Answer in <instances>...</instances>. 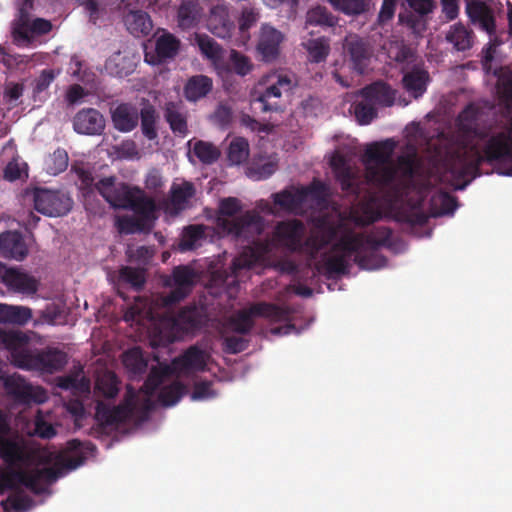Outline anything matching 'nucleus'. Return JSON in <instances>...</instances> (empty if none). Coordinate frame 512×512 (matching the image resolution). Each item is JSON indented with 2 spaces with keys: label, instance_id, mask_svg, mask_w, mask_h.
<instances>
[{
  "label": "nucleus",
  "instance_id": "1",
  "mask_svg": "<svg viewBox=\"0 0 512 512\" xmlns=\"http://www.w3.org/2000/svg\"><path fill=\"white\" fill-rule=\"evenodd\" d=\"M476 141L462 142L447 152L444 165L456 190L465 189L481 175L483 163L494 165L500 175L512 176V117L507 131L489 134L474 131Z\"/></svg>",
  "mask_w": 512,
  "mask_h": 512
},
{
  "label": "nucleus",
  "instance_id": "2",
  "mask_svg": "<svg viewBox=\"0 0 512 512\" xmlns=\"http://www.w3.org/2000/svg\"><path fill=\"white\" fill-rule=\"evenodd\" d=\"M382 232L381 238L358 234L343 236L331 246L329 252L322 255L315 264V269L328 279L348 274L352 256L360 269L376 270L384 267L387 260L378 251L389 245L390 231L386 229Z\"/></svg>",
  "mask_w": 512,
  "mask_h": 512
},
{
  "label": "nucleus",
  "instance_id": "3",
  "mask_svg": "<svg viewBox=\"0 0 512 512\" xmlns=\"http://www.w3.org/2000/svg\"><path fill=\"white\" fill-rule=\"evenodd\" d=\"M94 450L96 446L93 443L72 439L66 443L64 454L58 461L60 467L34 468L28 472L11 469L2 473L0 478L9 490H15L18 485H23L35 494H42L45 491V484L55 482L62 475L63 469L73 470L84 464L86 454Z\"/></svg>",
  "mask_w": 512,
  "mask_h": 512
},
{
  "label": "nucleus",
  "instance_id": "4",
  "mask_svg": "<svg viewBox=\"0 0 512 512\" xmlns=\"http://www.w3.org/2000/svg\"><path fill=\"white\" fill-rule=\"evenodd\" d=\"M306 234V227L301 220L280 221L274 227L272 235L252 241L237 257L232 260L230 269L237 276L243 269L266 262L277 248H284L296 253L301 247V240Z\"/></svg>",
  "mask_w": 512,
  "mask_h": 512
},
{
  "label": "nucleus",
  "instance_id": "5",
  "mask_svg": "<svg viewBox=\"0 0 512 512\" xmlns=\"http://www.w3.org/2000/svg\"><path fill=\"white\" fill-rule=\"evenodd\" d=\"M395 147L393 139L374 142L367 146L362 157L367 184L386 193L391 202L401 200L407 188L404 180L396 177V167L392 161Z\"/></svg>",
  "mask_w": 512,
  "mask_h": 512
},
{
  "label": "nucleus",
  "instance_id": "6",
  "mask_svg": "<svg viewBox=\"0 0 512 512\" xmlns=\"http://www.w3.org/2000/svg\"><path fill=\"white\" fill-rule=\"evenodd\" d=\"M241 210V202L235 197L223 198L220 201L216 218V227L220 235L249 240L262 233L263 218L255 211H246L236 216Z\"/></svg>",
  "mask_w": 512,
  "mask_h": 512
},
{
  "label": "nucleus",
  "instance_id": "7",
  "mask_svg": "<svg viewBox=\"0 0 512 512\" xmlns=\"http://www.w3.org/2000/svg\"><path fill=\"white\" fill-rule=\"evenodd\" d=\"M465 13L472 26L484 31L494 46L503 42L496 36V15L502 4L499 0H464Z\"/></svg>",
  "mask_w": 512,
  "mask_h": 512
},
{
  "label": "nucleus",
  "instance_id": "8",
  "mask_svg": "<svg viewBox=\"0 0 512 512\" xmlns=\"http://www.w3.org/2000/svg\"><path fill=\"white\" fill-rule=\"evenodd\" d=\"M32 199L35 210L49 217L66 215L73 205V200L68 195L45 188H35Z\"/></svg>",
  "mask_w": 512,
  "mask_h": 512
},
{
  "label": "nucleus",
  "instance_id": "9",
  "mask_svg": "<svg viewBox=\"0 0 512 512\" xmlns=\"http://www.w3.org/2000/svg\"><path fill=\"white\" fill-rule=\"evenodd\" d=\"M196 278L197 274L190 266L174 267L171 277L165 282L167 286L171 287V291L163 298L164 306L170 307L183 301L192 292Z\"/></svg>",
  "mask_w": 512,
  "mask_h": 512
},
{
  "label": "nucleus",
  "instance_id": "10",
  "mask_svg": "<svg viewBox=\"0 0 512 512\" xmlns=\"http://www.w3.org/2000/svg\"><path fill=\"white\" fill-rule=\"evenodd\" d=\"M343 51L353 71L360 75L368 71L374 52L368 39L350 34L345 37Z\"/></svg>",
  "mask_w": 512,
  "mask_h": 512
},
{
  "label": "nucleus",
  "instance_id": "11",
  "mask_svg": "<svg viewBox=\"0 0 512 512\" xmlns=\"http://www.w3.org/2000/svg\"><path fill=\"white\" fill-rule=\"evenodd\" d=\"M291 76L280 74L277 80L267 86L263 91L253 93V101L259 104V109L263 113L281 111V97L283 93L290 92L294 87Z\"/></svg>",
  "mask_w": 512,
  "mask_h": 512
},
{
  "label": "nucleus",
  "instance_id": "12",
  "mask_svg": "<svg viewBox=\"0 0 512 512\" xmlns=\"http://www.w3.org/2000/svg\"><path fill=\"white\" fill-rule=\"evenodd\" d=\"M29 342L30 337L23 331L0 328V346L9 352L11 364L19 369H22L30 357L32 350L27 347Z\"/></svg>",
  "mask_w": 512,
  "mask_h": 512
},
{
  "label": "nucleus",
  "instance_id": "13",
  "mask_svg": "<svg viewBox=\"0 0 512 512\" xmlns=\"http://www.w3.org/2000/svg\"><path fill=\"white\" fill-rule=\"evenodd\" d=\"M67 364V354L57 348L32 350L30 357L22 370L54 373L60 371Z\"/></svg>",
  "mask_w": 512,
  "mask_h": 512
},
{
  "label": "nucleus",
  "instance_id": "14",
  "mask_svg": "<svg viewBox=\"0 0 512 512\" xmlns=\"http://www.w3.org/2000/svg\"><path fill=\"white\" fill-rule=\"evenodd\" d=\"M131 392L125 400L118 406L110 407L108 404L98 402L96 405L95 418L102 427H116L121 423L126 422L133 414L135 409L134 396L132 388L129 387Z\"/></svg>",
  "mask_w": 512,
  "mask_h": 512
},
{
  "label": "nucleus",
  "instance_id": "15",
  "mask_svg": "<svg viewBox=\"0 0 512 512\" xmlns=\"http://www.w3.org/2000/svg\"><path fill=\"white\" fill-rule=\"evenodd\" d=\"M115 180V177L100 179L95 184V188L113 208L127 209L134 196L136 186L116 183Z\"/></svg>",
  "mask_w": 512,
  "mask_h": 512
},
{
  "label": "nucleus",
  "instance_id": "16",
  "mask_svg": "<svg viewBox=\"0 0 512 512\" xmlns=\"http://www.w3.org/2000/svg\"><path fill=\"white\" fill-rule=\"evenodd\" d=\"M51 30L52 24L49 20L36 18L30 21L28 16L21 15L13 24L12 36L16 45L28 46L34 41L35 36L48 34Z\"/></svg>",
  "mask_w": 512,
  "mask_h": 512
},
{
  "label": "nucleus",
  "instance_id": "17",
  "mask_svg": "<svg viewBox=\"0 0 512 512\" xmlns=\"http://www.w3.org/2000/svg\"><path fill=\"white\" fill-rule=\"evenodd\" d=\"M252 312L259 317H264L271 322H285L284 326L271 329L274 335H288L296 330L291 321V309L287 306H279L272 303L260 302L252 305Z\"/></svg>",
  "mask_w": 512,
  "mask_h": 512
},
{
  "label": "nucleus",
  "instance_id": "18",
  "mask_svg": "<svg viewBox=\"0 0 512 512\" xmlns=\"http://www.w3.org/2000/svg\"><path fill=\"white\" fill-rule=\"evenodd\" d=\"M284 35L271 25L263 24L261 26L258 41L256 45L257 53L265 62H273L280 55L281 44Z\"/></svg>",
  "mask_w": 512,
  "mask_h": 512
},
{
  "label": "nucleus",
  "instance_id": "19",
  "mask_svg": "<svg viewBox=\"0 0 512 512\" xmlns=\"http://www.w3.org/2000/svg\"><path fill=\"white\" fill-rule=\"evenodd\" d=\"M29 254L24 235L19 231L0 233V255L6 259L23 261Z\"/></svg>",
  "mask_w": 512,
  "mask_h": 512
},
{
  "label": "nucleus",
  "instance_id": "20",
  "mask_svg": "<svg viewBox=\"0 0 512 512\" xmlns=\"http://www.w3.org/2000/svg\"><path fill=\"white\" fill-rule=\"evenodd\" d=\"M176 376L206 369V353L196 345L190 346L171 361Z\"/></svg>",
  "mask_w": 512,
  "mask_h": 512
},
{
  "label": "nucleus",
  "instance_id": "21",
  "mask_svg": "<svg viewBox=\"0 0 512 512\" xmlns=\"http://www.w3.org/2000/svg\"><path fill=\"white\" fill-rule=\"evenodd\" d=\"M73 129L78 134L100 135L105 129V119L97 109L83 108L73 118Z\"/></svg>",
  "mask_w": 512,
  "mask_h": 512
},
{
  "label": "nucleus",
  "instance_id": "22",
  "mask_svg": "<svg viewBox=\"0 0 512 512\" xmlns=\"http://www.w3.org/2000/svg\"><path fill=\"white\" fill-rule=\"evenodd\" d=\"M0 277L7 287L17 292L33 294L38 290V281L33 276L8 268L3 263H0Z\"/></svg>",
  "mask_w": 512,
  "mask_h": 512
},
{
  "label": "nucleus",
  "instance_id": "23",
  "mask_svg": "<svg viewBox=\"0 0 512 512\" xmlns=\"http://www.w3.org/2000/svg\"><path fill=\"white\" fill-rule=\"evenodd\" d=\"M128 210H132L140 220L151 229L157 219V205L153 198L146 196L139 187H135L134 196L129 204Z\"/></svg>",
  "mask_w": 512,
  "mask_h": 512
},
{
  "label": "nucleus",
  "instance_id": "24",
  "mask_svg": "<svg viewBox=\"0 0 512 512\" xmlns=\"http://www.w3.org/2000/svg\"><path fill=\"white\" fill-rule=\"evenodd\" d=\"M180 49V40L173 34L166 32L156 39L155 54L149 59L146 53L145 60L151 64H160L167 60L174 59Z\"/></svg>",
  "mask_w": 512,
  "mask_h": 512
},
{
  "label": "nucleus",
  "instance_id": "25",
  "mask_svg": "<svg viewBox=\"0 0 512 512\" xmlns=\"http://www.w3.org/2000/svg\"><path fill=\"white\" fill-rule=\"evenodd\" d=\"M197 310L194 306H186L177 314L165 313L160 319V325L171 331H184L196 326Z\"/></svg>",
  "mask_w": 512,
  "mask_h": 512
},
{
  "label": "nucleus",
  "instance_id": "26",
  "mask_svg": "<svg viewBox=\"0 0 512 512\" xmlns=\"http://www.w3.org/2000/svg\"><path fill=\"white\" fill-rule=\"evenodd\" d=\"M331 166L337 181L340 183L341 189L359 196L361 194V187L357 182L354 172L347 164L346 159L341 155H336L331 160Z\"/></svg>",
  "mask_w": 512,
  "mask_h": 512
},
{
  "label": "nucleus",
  "instance_id": "27",
  "mask_svg": "<svg viewBox=\"0 0 512 512\" xmlns=\"http://www.w3.org/2000/svg\"><path fill=\"white\" fill-rule=\"evenodd\" d=\"M4 389L8 395L22 404L42 401L36 397L33 386L17 375L7 376L4 379Z\"/></svg>",
  "mask_w": 512,
  "mask_h": 512
},
{
  "label": "nucleus",
  "instance_id": "28",
  "mask_svg": "<svg viewBox=\"0 0 512 512\" xmlns=\"http://www.w3.org/2000/svg\"><path fill=\"white\" fill-rule=\"evenodd\" d=\"M139 113L138 109L131 104H119L111 114L115 129L123 133L134 130L139 123Z\"/></svg>",
  "mask_w": 512,
  "mask_h": 512
},
{
  "label": "nucleus",
  "instance_id": "29",
  "mask_svg": "<svg viewBox=\"0 0 512 512\" xmlns=\"http://www.w3.org/2000/svg\"><path fill=\"white\" fill-rule=\"evenodd\" d=\"M202 14L198 0H183L177 9L178 26L183 30L191 29L199 24Z\"/></svg>",
  "mask_w": 512,
  "mask_h": 512
},
{
  "label": "nucleus",
  "instance_id": "30",
  "mask_svg": "<svg viewBox=\"0 0 512 512\" xmlns=\"http://www.w3.org/2000/svg\"><path fill=\"white\" fill-rule=\"evenodd\" d=\"M209 27L217 37L226 38L230 36L233 23L229 18V10L225 4H218L211 8Z\"/></svg>",
  "mask_w": 512,
  "mask_h": 512
},
{
  "label": "nucleus",
  "instance_id": "31",
  "mask_svg": "<svg viewBox=\"0 0 512 512\" xmlns=\"http://www.w3.org/2000/svg\"><path fill=\"white\" fill-rule=\"evenodd\" d=\"M164 118L173 134L186 137L189 133L187 114L175 102H167L164 108Z\"/></svg>",
  "mask_w": 512,
  "mask_h": 512
},
{
  "label": "nucleus",
  "instance_id": "32",
  "mask_svg": "<svg viewBox=\"0 0 512 512\" xmlns=\"http://www.w3.org/2000/svg\"><path fill=\"white\" fill-rule=\"evenodd\" d=\"M211 228L203 224L188 225L183 229L179 242L182 252L191 251L202 245V241L209 236Z\"/></svg>",
  "mask_w": 512,
  "mask_h": 512
},
{
  "label": "nucleus",
  "instance_id": "33",
  "mask_svg": "<svg viewBox=\"0 0 512 512\" xmlns=\"http://www.w3.org/2000/svg\"><path fill=\"white\" fill-rule=\"evenodd\" d=\"M361 96L375 104L389 107L395 101V91L384 82H375L361 90Z\"/></svg>",
  "mask_w": 512,
  "mask_h": 512
},
{
  "label": "nucleus",
  "instance_id": "34",
  "mask_svg": "<svg viewBox=\"0 0 512 512\" xmlns=\"http://www.w3.org/2000/svg\"><path fill=\"white\" fill-rule=\"evenodd\" d=\"M213 88V81L206 75L190 77L184 86V96L190 102L206 97Z\"/></svg>",
  "mask_w": 512,
  "mask_h": 512
},
{
  "label": "nucleus",
  "instance_id": "35",
  "mask_svg": "<svg viewBox=\"0 0 512 512\" xmlns=\"http://www.w3.org/2000/svg\"><path fill=\"white\" fill-rule=\"evenodd\" d=\"M124 21L128 31L136 37L149 35L153 28L150 15L142 10L130 11Z\"/></svg>",
  "mask_w": 512,
  "mask_h": 512
},
{
  "label": "nucleus",
  "instance_id": "36",
  "mask_svg": "<svg viewBox=\"0 0 512 512\" xmlns=\"http://www.w3.org/2000/svg\"><path fill=\"white\" fill-rule=\"evenodd\" d=\"M428 81L429 74L427 71L414 68L403 76L402 84L405 90L414 98H419L425 93Z\"/></svg>",
  "mask_w": 512,
  "mask_h": 512
},
{
  "label": "nucleus",
  "instance_id": "37",
  "mask_svg": "<svg viewBox=\"0 0 512 512\" xmlns=\"http://www.w3.org/2000/svg\"><path fill=\"white\" fill-rule=\"evenodd\" d=\"M170 376H176L171 363L160 364L158 367H153L144 382L143 390L146 394L153 395L163 383L164 379Z\"/></svg>",
  "mask_w": 512,
  "mask_h": 512
},
{
  "label": "nucleus",
  "instance_id": "38",
  "mask_svg": "<svg viewBox=\"0 0 512 512\" xmlns=\"http://www.w3.org/2000/svg\"><path fill=\"white\" fill-rule=\"evenodd\" d=\"M170 376H176L171 363L160 364L158 367H153L144 382L143 390L146 394L153 395L163 383L164 379Z\"/></svg>",
  "mask_w": 512,
  "mask_h": 512
},
{
  "label": "nucleus",
  "instance_id": "39",
  "mask_svg": "<svg viewBox=\"0 0 512 512\" xmlns=\"http://www.w3.org/2000/svg\"><path fill=\"white\" fill-rule=\"evenodd\" d=\"M122 362L127 371L134 377L143 375L148 367V361L140 347H133L124 352Z\"/></svg>",
  "mask_w": 512,
  "mask_h": 512
},
{
  "label": "nucleus",
  "instance_id": "40",
  "mask_svg": "<svg viewBox=\"0 0 512 512\" xmlns=\"http://www.w3.org/2000/svg\"><path fill=\"white\" fill-rule=\"evenodd\" d=\"M195 188L190 182L174 184L170 190V205L175 212L184 210L188 201L194 196Z\"/></svg>",
  "mask_w": 512,
  "mask_h": 512
},
{
  "label": "nucleus",
  "instance_id": "41",
  "mask_svg": "<svg viewBox=\"0 0 512 512\" xmlns=\"http://www.w3.org/2000/svg\"><path fill=\"white\" fill-rule=\"evenodd\" d=\"M252 306L249 309L237 311L227 320V327L238 334H248L254 327Z\"/></svg>",
  "mask_w": 512,
  "mask_h": 512
},
{
  "label": "nucleus",
  "instance_id": "42",
  "mask_svg": "<svg viewBox=\"0 0 512 512\" xmlns=\"http://www.w3.org/2000/svg\"><path fill=\"white\" fill-rule=\"evenodd\" d=\"M158 114L152 105L144 106L139 113L141 122V131L145 138L148 140H155L158 138L157 121Z\"/></svg>",
  "mask_w": 512,
  "mask_h": 512
},
{
  "label": "nucleus",
  "instance_id": "43",
  "mask_svg": "<svg viewBox=\"0 0 512 512\" xmlns=\"http://www.w3.org/2000/svg\"><path fill=\"white\" fill-rule=\"evenodd\" d=\"M447 40L459 51L468 50L472 47V31L462 23L455 24L448 32Z\"/></svg>",
  "mask_w": 512,
  "mask_h": 512
},
{
  "label": "nucleus",
  "instance_id": "44",
  "mask_svg": "<svg viewBox=\"0 0 512 512\" xmlns=\"http://www.w3.org/2000/svg\"><path fill=\"white\" fill-rule=\"evenodd\" d=\"M0 457L8 465H14L23 460V448L15 440L0 437Z\"/></svg>",
  "mask_w": 512,
  "mask_h": 512
},
{
  "label": "nucleus",
  "instance_id": "45",
  "mask_svg": "<svg viewBox=\"0 0 512 512\" xmlns=\"http://www.w3.org/2000/svg\"><path fill=\"white\" fill-rule=\"evenodd\" d=\"M304 47L308 52L309 60L313 63L324 62L330 52L329 40L324 37L309 39L304 43Z\"/></svg>",
  "mask_w": 512,
  "mask_h": 512
},
{
  "label": "nucleus",
  "instance_id": "46",
  "mask_svg": "<svg viewBox=\"0 0 512 512\" xmlns=\"http://www.w3.org/2000/svg\"><path fill=\"white\" fill-rule=\"evenodd\" d=\"M96 391L107 399L115 398L119 393V380L115 373L108 371L97 378Z\"/></svg>",
  "mask_w": 512,
  "mask_h": 512
},
{
  "label": "nucleus",
  "instance_id": "47",
  "mask_svg": "<svg viewBox=\"0 0 512 512\" xmlns=\"http://www.w3.org/2000/svg\"><path fill=\"white\" fill-rule=\"evenodd\" d=\"M187 387L180 381L163 386L159 392L158 400L163 406L175 405L186 393Z\"/></svg>",
  "mask_w": 512,
  "mask_h": 512
},
{
  "label": "nucleus",
  "instance_id": "48",
  "mask_svg": "<svg viewBox=\"0 0 512 512\" xmlns=\"http://www.w3.org/2000/svg\"><path fill=\"white\" fill-rule=\"evenodd\" d=\"M249 157V143L243 137L234 138L228 147L227 159L231 165H240Z\"/></svg>",
  "mask_w": 512,
  "mask_h": 512
},
{
  "label": "nucleus",
  "instance_id": "49",
  "mask_svg": "<svg viewBox=\"0 0 512 512\" xmlns=\"http://www.w3.org/2000/svg\"><path fill=\"white\" fill-rule=\"evenodd\" d=\"M193 153L201 163L206 165L215 163L221 155L220 150L213 143L203 140L195 141Z\"/></svg>",
  "mask_w": 512,
  "mask_h": 512
},
{
  "label": "nucleus",
  "instance_id": "50",
  "mask_svg": "<svg viewBox=\"0 0 512 512\" xmlns=\"http://www.w3.org/2000/svg\"><path fill=\"white\" fill-rule=\"evenodd\" d=\"M272 196L275 205L288 211L297 209L305 200V193L301 191L293 193L288 190H283L279 193L273 194Z\"/></svg>",
  "mask_w": 512,
  "mask_h": 512
},
{
  "label": "nucleus",
  "instance_id": "51",
  "mask_svg": "<svg viewBox=\"0 0 512 512\" xmlns=\"http://www.w3.org/2000/svg\"><path fill=\"white\" fill-rule=\"evenodd\" d=\"M387 54L391 60L398 63H410L414 58L412 48L403 40L391 41L387 47Z\"/></svg>",
  "mask_w": 512,
  "mask_h": 512
},
{
  "label": "nucleus",
  "instance_id": "52",
  "mask_svg": "<svg viewBox=\"0 0 512 512\" xmlns=\"http://www.w3.org/2000/svg\"><path fill=\"white\" fill-rule=\"evenodd\" d=\"M68 153L63 148L56 149L45 161L46 170L51 175H58L68 167Z\"/></svg>",
  "mask_w": 512,
  "mask_h": 512
},
{
  "label": "nucleus",
  "instance_id": "53",
  "mask_svg": "<svg viewBox=\"0 0 512 512\" xmlns=\"http://www.w3.org/2000/svg\"><path fill=\"white\" fill-rule=\"evenodd\" d=\"M354 114L359 124L368 125L377 117V110L372 101L363 98L353 104Z\"/></svg>",
  "mask_w": 512,
  "mask_h": 512
},
{
  "label": "nucleus",
  "instance_id": "54",
  "mask_svg": "<svg viewBox=\"0 0 512 512\" xmlns=\"http://www.w3.org/2000/svg\"><path fill=\"white\" fill-rule=\"evenodd\" d=\"M327 245L325 239L317 235H311L301 240V247L296 253L305 254L309 259L314 260L317 258L319 252Z\"/></svg>",
  "mask_w": 512,
  "mask_h": 512
},
{
  "label": "nucleus",
  "instance_id": "55",
  "mask_svg": "<svg viewBox=\"0 0 512 512\" xmlns=\"http://www.w3.org/2000/svg\"><path fill=\"white\" fill-rule=\"evenodd\" d=\"M497 93L504 107L508 110H512V71L499 77Z\"/></svg>",
  "mask_w": 512,
  "mask_h": 512
},
{
  "label": "nucleus",
  "instance_id": "56",
  "mask_svg": "<svg viewBox=\"0 0 512 512\" xmlns=\"http://www.w3.org/2000/svg\"><path fill=\"white\" fill-rule=\"evenodd\" d=\"M120 279L139 291L143 288L146 281L145 271L144 269L125 266L120 270Z\"/></svg>",
  "mask_w": 512,
  "mask_h": 512
},
{
  "label": "nucleus",
  "instance_id": "57",
  "mask_svg": "<svg viewBox=\"0 0 512 512\" xmlns=\"http://www.w3.org/2000/svg\"><path fill=\"white\" fill-rule=\"evenodd\" d=\"M196 41L201 53L211 60L220 58L222 48L220 45L208 35H197Z\"/></svg>",
  "mask_w": 512,
  "mask_h": 512
},
{
  "label": "nucleus",
  "instance_id": "58",
  "mask_svg": "<svg viewBox=\"0 0 512 512\" xmlns=\"http://www.w3.org/2000/svg\"><path fill=\"white\" fill-rule=\"evenodd\" d=\"M230 64L232 70L239 76L248 75L252 69L253 64L250 58L237 50H232L230 53Z\"/></svg>",
  "mask_w": 512,
  "mask_h": 512
},
{
  "label": "nucleus",
  "instance_id": "59",
  "mask_svg": "<svg viewBox=\"0 0 512 512\" xmlns=\"http://www.w3.org/2000/svg\"><path fill=\"white\" fill-rule=\"evenodd\" d=\"M259 19L258 12L249 7L242 10L241 17L239 18V30L243 39H249V29L254 26Z\"/></svg>",
  "mask_w": 512,
  "mask_h": 512
},
{
  "label": "nucleus",
  "instance_id": "60",
  "mask_svg": "<svg viewBox=\"0 0 512 512\" xmlns=\"http://www.w3.org/2000/svg\"><path fill=\"white\" fill-rule=\"evenodd\" d=\"M339 11L348 15H357L365 11V0H329Z\"/></svg>",
  "mask_w": 512,
  "mask_h": 512
},
{
  "label": "nucleus",
  "instance_id": "61",
  "mask_svg": "<svg viewBox=\"0 0 512 512\" xmlns=\"http://www.w3.org/2000/svg\"><path fill=\"white\" fill-rule=\"evenodd\" d=\"M307 23L310 25H333V17L326 8L317 6L307 13Z\"/></svg>",
  "mask_w": 512,
  "mask_h": 512
},
{
  "label": "nucleus",
  "instance_id": "62",
  "mask_svg": "<svg viewBox=\"0 0 512 512\" xmlns=\"http://www.w3.org/2000/svg\"><path fill=\"white\" fill-rule=\"evenodd\" d=\"M28 177L27 164L17 160L10 161L4 169V178L10 182Z\"/></svg>",
  "mask_w": 512,
  "mask_h": 512
},
{
  "label": "nucleus",
  "instance_id": "63",
  "mask_svg": "<svg viewBox=\"0 0 512 512\" xmlns=\"http://www.w3.org/2000/svg\"><path fill=\"white\" fill-rule=\"evenodd\" d=\"M217 393L212 389L211 381H201L194 384L191 398L194 401L212 399Z\"/></svg>",
  "mask_w": 512,
  "mask_h": 512
},
{
  "label": "nucleus",
  "instance_id": "64",
  "mask_svg": "<svg viewBox=\"0 0 512 512\" xmlns=\"http://www.w3.org/2000/svg\"><path fill=\"white\" fill-rule=\"evenodd\" d=\"M32 318V310L25 306L11 305L9 324L25 325Z\"/></svg>",
  "mask_w": 512,
  "mask_h": 512
}]
</instances>
